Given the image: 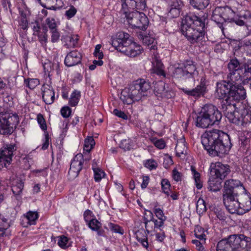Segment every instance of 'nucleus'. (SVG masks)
Here are the masks:
<instances>
[{
    "label": "nucleus",
    "instance_id": "9",
    "mask_svg": "<svg viewBox=\"0 0 251 251\" xmlns=\"http://www.w3.org/2000/svg\"><path fill=\"white\" fill-rule=\"evenodd\" d=\"M250 237L244 234H233L230 235L228 238L222 239L220 241L216 247L217 251H228L229 248L233 249H241L247 244L246 240Z\"/></svg>",
    "mask_w": 251,
    "mask_h": 251
},
{
    "label": "nucleus",
    "instance_id": "12",
    "mask_svg": "<svg viewBox=\"0 0 251 251\" xmlns=\"http://www.w3.org/2000/svg\"><path fill=\"white\" fill-rule=\"evenodd\" d=\"M19 123V117L16 114L0 113V133L10 134Z\"/></svg>",
    "mask_w": 251,
    "mask_h": 251
},
{
    "label": "nucleus",
    "instance_id": "53",
    "mask_svg": "<svg viewBox=\"0 0 251 251\" xmlns=\"http://www.w3.org/2000/svg\"><path fill=\"white\" fill-rule=\"evenodd\" d=\"M250 139L245 136L244 133H242L239 137V144L241 147H246L250 143Z\"/></svg>",
    "mask_w": 251,
    "mask_h": 251
},
{
    "label": "nucleus",
    "instance_id": "49",
    "mask_svg": "<svg viewBox=\"0 0 251 251\" xmlns=\"http://www.w3.org/2000/svg\"><path fill=\"white\" fill-rule=\"evenodd\" d=\"M58 245L61 248L65 249L69 246L68 245V239L65 236H61L58 240Z\"/></svg>",
    "mask_w": 251,
    "mask_h": 251
},
{
    "label": "nucleus",
    "instance_id": "7",
    "mask_svg": "<svg viewBox=\"0 0 251 251\" xmlns=\"http://www.w3.org/2000/svg\"><path fill=\"white\" fill-rule=\"evenodd\" d=\"M215 94L219 99L227 98L237 103L246 97V90L241 84L232 85L227 87L225 84H220Z\"/></svg>",
    "mask_w": 251,
    "mask_h": 251
},
{
    "label": "nucleus",
    "instance_id": "20",
    "mask_svg": "<svg viewBox=\"0 0 251 251\" xmlns=\"http://www.w3.org/2000/svg\"><path fill=\"white\" fill-rule=\"evenodd\" d=\"M221 8L224 22L228 21L230 23H234L236 24V21L238 20L239 18V13L236 15L233 10L228 6L221 7Z\"/></svg>",
    "mask_w": 251,
    "mask_h": 251
},
{
    "label": "nucleus",
    "instance_id": "28",
    "mask_svg": "<svg viewBox=\"0 0 251 251\" xmlns=\"http://www.w3.org/2000/svg\"><path fill=\"white\" fill-rule=\"evenodd\" d=\"M43 68L45 73L50 74L55 72L57 74L59 73V65L57 63H52L48 61L43 64Z\"/></svg>",
    "mask_w": 251,
    "mask_h": 251
},
{
    "label": "nucleus",
    "instance_id": "5",
    "mask_svg": "<svg viewBox=\"0 0 251 251\" xmlns=\"http://www.w3.org/2000/svg\"><path fill=\"white\" fill-rule=\"evenodd\" d=\"M111 44L118 51L130 57L139 55L143 50L140 45L132 41L128 33L124 32H118L112 40Z\"/></svg>",
    "mask_w": 251,
    "mask_h": 251
},
{
    "label": "nucleus",
    "instance_id": "4",
    "mask_svg": "<svg viewBox=\"0 0 251 251\" xmlns=\"http://www.w3.org/2000/svg\"><path fill=\"white\" fill-rule=\"evenodd\" d=\"M151 88L149 81L144 79H138L122 91L121 99L125 103L130 104L147 96Z\"/></svg>",
    "mask_w": 251,
    "mask_h": 251
},
{
    "label": "nucleus",
    "instance_id": "59",
    "mask_svg": "<svg viewBox=\"0 0 251 251\" xmlns=\"http://www.w3.org/2000/svg\"><path fill=\"white\" fill-rule=\"evenodd\" d=\"M71 109L69 106H64L61 109V115L64 118H68L71 114Z\"/></svg>",
    "mask_w": 251,
    "mask_h": 251
},
{
    "label": "nucleus",
    "instance_id": "47",
    "mask_svg": "<svg viewBox=\"0 0 251 251\" xmlns=\"http://www.w3.org/2000/svg\"><path fill=\"white\" fill-rule=\"evenodd\" d=\"M46 23L51 31H55L57 30V25L55 20L53 18H48L46 20Z\"/></svg>",
    "mask_w": 251,
    "mask_h": 251
},
{
    "label": "nucleus",
    "instance_id": "2",
    "mask_svg": "<svg viewBox=\"0 0 251 251\" xmlns=\"http://www.w3.org/2000/svg\"><path fill=\"white\" fill-rule=\"evenodd\" d=\"M201 142L207 153L212 157L228 153L232 147L228 135L219 129L206 130L201 136Z\"/></svg>",
    "mask_w": 251,
    "mask_h": 251
},
{
    "label": "nucleus",
    "instance_id": "14",
    "mask_svg": "<svg viewBox=\"0 0 251 251\" xmlns=\"http://www.w3.org/2000/svg\"><path fill=\"white\" fill-rule=\"evenodd\" d=\"M83 162L84 158L82 154L78 153L74 157L68 172L71 179H74L78 176L80 171L82 169Z\"/></svg>",
    "mask_w": 251,
    "mask_h": 251
},
{
    "label": "nucleus",
    "instance_id": "13",
    "mask_svg": "<svg viewBox=\"0 0 251 251\" xmlns=\"http://www.w3.org/2000/svg\"><path fill=\"white\" fill-rule=\"evenodd\" d=\"M17 150L15 144H7L0 150V169L6 167L12 161L13 152Z\"/></svg>",
    "mask_w": 251,
    "mask_h": 251
},
{
    "label": "nucleus",
    "instance_id": "22",
    "mask_svg": "<svg viewBox=\"0 0 251 251\" xmlns=\"http://www.w3.org/2000/svg\"><path fill=\"white\" fill-rule=\"evenodd\" d=\"M222 179L210 174L208 181L207 189L209 191L216 192L222 188Z\"/></svg>",
    "mask_w": 251,
    "mask_h": 251
},
{
    "label": "nucleus",
    "instance_id": "19",
    "mask_svg": "<svg viewBox=\"0 0 251 251\" xmlns=\"http://www.w3.org/2000/svg\"><path fill=\"white\" fill-rule=\"evenodd\" d=\"M82 55L77 50L71 51L66 55L64 63L68 67H72L80 63L81 61Z\"/></svg>",
    "mask_w": 251,
    "mask_h": 251
},
{
    "label": "nucleus",
    "instance_id": "23",
    "mask_svg": "<svg viewBox=\"0 0 251 251\" xmlns=\"http://www.w3.org/2000/svg\"><path fill=\"white\" fill-rule=\"evenodd\" d=\"M137 37L140 40H142L143 44L149 46L151 50H155L156 42L154 37L150 35H145L143 32L137 33Z\"/></svg>",
    "mask_w": 251,
    "mask_h": 251
},
{
    "label": "nucleus",
    "instance_id": "30",
    "mask_svg": "<svg viewBox=\"0 0 251 251\" xmlns=\"http://www.w3.org/2000/svg\"><path fill=\"white\" fill-rule=\"evenodd\" d=\"M209 0H190V4L199 10L203 9L209 4Z\"/></svg>",
    "mask_w": 251,
    "mask_h": 251
},
{
    "label": "nucleus",
    "instance_id": "54",
    "mask_svg": "<svg viewBox=\"0 0 251 251\" xmlns=\"http://www.w3.org/2000/svg\"><path fill=\"white\" fill-rule=\"evenodd\" d=\"M37 122H38V123L39 124L41 128L43 130L46 131L47 128V125H46L45 120L44 118L42 115H41V114L38 115Z\"/></svg>",
    "mask_w": 251,
    "mask_h": 251
},
{
    "label": "nucleus",
    "instance_id": "39",
    "mask_svg": "<svg viewBox=\"0 0 251 251\" xmlns=\"http://www.w3.org/2000/svg\"><path fill=\"white\" fill-rule=\"evenodd\" d=\"M93 170L94 173V179L96 181H100L105 176V173L99 167L93 165Z\"/></svg>",
    "mask_w": 251,
    "mask_h": 251
},
{
    "label": "nucleus",
    "instance_id": "51",
    "mask_svg": "<svg viewBox=\"0 0 251 251\" xmlns=\"http://www.w3.org/2000/svg\"><path fill=\"white\" fill-rule=\"evenodd\" d=\"M180 9L178 8L170 7L168 16L171 18H175L178 17L180 14Z\"/></svg>",
    "mask_w": 251,
    "mask_h": 251
},
{
    "label": "nucleus",
    "instance_id": "48",
    "mask_svg": "<svg viewBox=\"0 0 251 251\" xmlns=\"http://www.w3.org/2000/svg\"><path fill=\"white\" fill-rule=\"evenodd\" d=\"M25 83L27 87L33 89L39 84V81L38 79H28L25 81Z\"/></svg>",
    "mask_w": 251,
    "mask_h": 251
},
{
    "label": "nucleus",
    "instance_id": "62",
    "mask_svg": "<svg viewBox=\"0 0 251 251\" xmlns=\"http://www.w3.org/2000/svg\"><path fill=\"white\" fill-rule=\"evenodd\" d=\"M51 41L52 43L57 42L60 37V34L58 31L57 29L55 30V31H51Z\"/></svg>",
    "mask_w": 251,
    "mask_h": 251
},
{
    "label": "nucleus",
    "instance_id": "25",
    "mask_svg": "<svg viewBox=\"0 0 251 251\" xmlns=\"http://www.w3.org/2000/svg\"><path fill=\"white\" fill-rule=\"evenodd\" d=\"M42 97L47 104H52L55 99L54 92L52 88L49 86L48 87H44L42 90Z\"/></svg>",
    "mask_w": 251,
    "mask_h": 251
},
{
    "label": "nucleus",
    "instance_id": "36",
    "mask_svg": "<svg viewBox=\"0 0 251 251\" xmlns=\"http://www.w3.org/2000/svg\"><path fill=\"white\" fill-rule=\"evenodd\" d=\"M196 237L202 242L206 240V235L204 228L199 226H196L194 230Z\"/></svg>",
    "mask_w": 251,
    "mask_h": 251
},
{
    "label": "nucleus",
    "instance_id": "56",
    "mask_svg": "<svg viewBox=\"0 0 251 251\" xmlns=\"http://www.w3.org/2000/svg\"><path fill=\"white\" fill-rule=\"evenodd\" d=\"M135 235L138 241H142V239H144V237L146 238L147 237V234L146 233L145 230L143 228L138 230L135 232Z\"/></svg>",
    "mask_w": 251,
    "mask_h": 251
},
{
    "label": "nucleus",
    "instance_id": "44",
    "mask_svg": "<svg viewBox=\"0 0 251 251\" xmlns=\"http://www.w3.org/2000/svg\"><path fill=\"white\" fill-rule=\"evenodd\" d=\"M150 213V216L151 217V220H152V221L153 222L154 225V228H160L163 225L164 223L166 220L167 218H163V219L162 218L158 219V221L157 220L154 219L153 218V215L152 213L149 211Z\"/></svg>",
    "mask_w": 251,
    "mask_h": 251
},
{
    "label": "nucleus",
    "instance_id": "8",
    "mask_svg": "<svg viewBox=\"0 0 251 251\" xmlns=\"http://www.w3.org/2000/svg\"><path fill=\"white\" fill-rule=\"evenodd\" d=\"M242 67L241 63L236 58L231 59L228 64V73L226 79L218 82L216 89H218L220 84H225L227 87L232 85L241 84V82H243Z\"/></svg>",
    "mask_w": 251,
    "mask_h": 251
},
{
    "label": "nucleus",
    "instance_id": "50",
    "mask_svg": "<svg viewBox=\"0 0 251 251\" xmlns=\"http://www.w3.org/2000/svg\"><path fill=\"white\" fill-rule=\"evenodd\" d=\"M167 1L170 4V7L178 8L181 10L183 6L182 1L180 0H168Z\"/></svg>",
    "mask_w": 251,
    "mask_h": 251
},
{
    "label": "nucleus",
    "instance_id": "43",
    "mask_svg": "<svg viewBox=\"0 0 251 251\" xmlns=\"http://www.w3.org/2000/svg\"><path fill=\"white\" fill-rule=\"evenodd\" d=\"M241 124L239 126H247L249 124L251 123V114L246 113L244 114L243 113H241Z\"/></svg>",
    "mask_w": 251,
    "mask_h": 251
},
{
    "label": "nucleus",
    "instance_id": "15",
    "mask_svg": "<svg viewBox=\"0 0 251 251\" xmlns=\"http://www.w3.org/2000/svg\"><path fill=\"white\" fill-rule=\"evenodd\" d=\"M210 175L219 177L222 180L229 174L230 169L229 166L225 165L220 162L212 164L210 167Z\"/></svg>",
    "mask_w": 251,
    "mask_h": 251
},
{
    "label": "nucleus",
    "instance_id": "16",
    "mask_svg": "<svg viewBox=\"0 0 251 251\" xmlns=\"http://www.w3.org/2000/svg\"><path fill=\"white\" fill-rule=\"evenodd\" d=\"M236 25L239 26L245 25L247 28V35L251 34V12L248 10L241 11L239 12V18L236 21Z\"/></svg>",
    "mask_w": 251,
    "mask_h": 251
},
{
    "label": "nucleus",
    "instance_id": "26",
    "mask_svg": "<svg viewBox=\"0 0 251 251\" xmlns=\"http://www.w3.org/2000/svg\"><path fill=\"white\" fill-rule=\"evenodd\" d=\"M222 11L221 7H217L213 11L211 19L215 22L219 27L223 30V25L224 23V19L222 15Z\"/></svg>",
    "mask_w": 251,
    "mask_h": 251
},
{
    "label": "nucleus",
    "instance_id": "61",
    "mask_svg": "<svg viewBox=\"0 0 251 251\" xmlns=\"http://www.w3.org/2000/svg\"><path fill=\"white\" fill-rule=\"evenodd\" d=\"M153 144L156 147L159 149H164L166 145L165 141L162 139L154 140Z\"/></svg>",
    "mask_w": 251,
    "mask_h": 251
},
{
    "label": "nucleus",
    "instance_id": "29",
    "mask_svg": "<svg viewBox=\"0 0 251 251\" xmlns=\"http://www.w3.org/2000/svg\"><path fill=\"white\" fill-rule=\"evenodd\" d=\"M241 66L242 67L241 68V69H242L241 75L243 78V82L245 83L246 80L251 79V67L246 63H241Z\"/></svg>",
    "mask_w": 251,
    "mask_h": 251
},
{
    "label": "nucleus",
    "instance_id": "31",
    "mask_svg": "<svg viewBox=\"0 0 251 251\" xmlns=\"http://www.w3.org/2000/svg\"><path fill=\"white\" fill-rule=\"evenodd\" d=\"M81 97V93L79 91L75 90L71 95L69 104L71 106H75L77 104Z\"/></svg>",
    "mask_w": 251,
    "mask_h": 251
},
{
    "label": "nucleus",
    "instance_id": "18",
    "mask_svg": "<svg viewBox=\"0 0 251 251\" xmlns=\"http://www.w3.org/2000/svg\"><path fill=\"white\" fill-rule=\"evenodd\" d=\"M224 99L221 102V109L226 118L228 117L231 119L232 117V114L237 110V102L227 98Z\"/></svg>",
    "mask_w": 251,
    "mask_h": 251
},
{
    "label": "nucleus",
    "instance_id": "45",
    "mask_svg": "<svg viewBox=\"0 0 251 251\" xmlns=\"http://www.w3.org/2000/svg\"><path fill=\"white\" fill-rule=\"evenodd\" d=\"M89 227L94 231L98 230L101 226V224L96 219H92L87 222Z\"/></svg>",
    "mask_w": 251,
    "mask_h": 251
},
{
    "label": "nucleus",
    "instance_id": "35",
    "mask_svg": "<svg viewBox=\"0 0 251 251\" xmlns=\"http://www.w3.org/2000/svg\"><path fill=\"white\" fill-rule=\"evenodd\" d=\"M95 145V142L92 137H88L84 141V151L89 154Z\"/></svg>",
    "mask_w": 251,
    "mask_h": 251
},
{
    "label": "nucleus",
    "instance_id": "52",
    "mask_svg": "<svg viewBox=\"0 0 251 251\" xmlns=\"http://www.w3.org/2000/svg\"><path fill=\"white\" fill-rule=\"evenodd\" d=\"M247 244L241 248V249H233L232 251H251V238L249 237L248 239L246 240Z\"/></svg>",
    "mask_w": 251,
    "mask_h": 251
},
{
    "label": "nucleus",
    "instance_id": "32",
    "mask_svg": "<svg viewBox=\"0 0 251 251\" xmlns=\"http://www.w3.org/2000/svg\"><path fill=\"white\" fill-rule=\"evenodd\" d=\"M24 183L21 180L16 181V184L12 186V192L16 196L17 200L19 198V195L22 193Z\"/></svg>",
    "mask_w": 251,
    "mask_h": 251
},
{
    "label": "nucleus",
    "instance_id": "40",
    "mask_svg": "<svg viewBox=\"0 0 251 251\" xmlns=\"http://www.w3.org/2000/svg\"><path fill=\"white\" fill-rule=\"evenodd\" d=\"M39 215L36 212L29 211L26 213V219L27 223L30 225H35L36 220L38 218Z\"/></svg>",
    "mask_w": 251,
    "mask_h": 251
},
{
    "label": "nucleus",
    "instance_id": "34",
    "mask_svg": "<svg viewBox=\"0 0 251 251\" xmlns=\"http://www.w3.org/2000/svg\"><path fill=\"white\" fill-rule=\"evenodd\" d=\"M191 171L195 181V184L198 189H201L202 187V182L201 180L200 174L195 170L193 166H191Z\"/></svg>",
    "mask_w": 251,
    "mask_h": 251
},
{
    "label": "nucleus",
    "instance_id": "63",
    "mask_svg": "<svg viewBox=\"0 0 251 251\" xmlns=\"http://www.w3.org/2000/svg\"><path fill=\"white\" fill-rule=\"evenodd\" d=\"M113 113L116 116L121 118L123 119L126 120L128 118L127 116L123 111L119 110L117 109H115L113 110Z\"/></svg>",
    "mask_w": 251,
    "mask_h": 251
},
{
    "label": "nucleus",
    "instance_id": "11",
    "mask_svg": "<svg viewBox=\"0 0 251 251\" xmlns=\"http://www.w3.org/2000/svg\"><path fill=\"white\" fill-rule=\"evenodd\" d=\"M198 73L194 62L192 60H187L180 65L179 67L175 69L173 76L177 79L192 78L194 81L195 75H197Z\"/></svg>",
    "mask_w": 251,
    "mask_h": 251
},
{
    "label": "nucleus",
    "instance_id": "64",
    "mask_svg": "<svg viewBox=\"0 0 251 251\" xmlns=\"http://www.w3.org/2000/svg\"><path fill=\"white\" fill-rule=\"evenodd\" d=\"M154 212L158 219L162 218L163 219V218H166V217L164 215L162 210L159 208H155L154 210Z\"/></svg>",
    "mask_w": 251,
    "mask_h": 251
},
{
    "label": "nucleus",
    "instance_id": "58",
    "mask_svg": "<svg viewBox=\"0 0 251 251\" xmlns=\"http://www.w3.org/2000/svg\"><path fill=\"white\" fill-rule=\"evenodd\" d=\"M76 9L73 6H71L70 8L65 12V15L68 19H71L73 17L76 13Z\"/></svg>",
    "mask_w": 251,
    "mask_h": 251
},
{
    "label": "nucleus",
    "instance_id": "27",
    "mask_svg": "<svg viewBox=\"0 0 251 251\" xmlns=\"http://www.w3.org/2000/svg\"><path fill=\"white\" fill-rule=\"evenodd\" d=\"M175 150L176 155L179 157H180L181 154L186 153L187 147L185 144V139L183 137L177 140Z\"/></svg>",
    "mask_w": 251,
    "mask_h": 251
},
{
    "label": "nucleus",
    "instance_id": "57",
    "mask_svg": "<svg viewBox=\"0 0 251 251\" xmlns=\"http://www.w3.org/2000/svg\"><path fill=\"white\" fill-rule=\"evenodd\" d=\"M172 177L176 181H181L182 178V175L176 169H174L172 171Z\"/></svg>",
    "mask_w": 251,
    "mask_h": 251
},
{
    "label": "nucleus",
    "instance_id": "41",
    "mask_svg": "<svg viewBox=\"0 0 251 251\" xmlns=\"http://www.w3.org/2000/svg\"><path fill=\"white\" fill-rule=\"evenodd\" d=\"M232 117L231 118V119L228 117H227L229 122L239 126L241 123L240 121L241 118V113H240L239 111L237 110L232 114Z\"/></svg>",
    "mask_w": 251,
    "mask_h": 251
},
{
    "label": "nucleus",
    "instance_id": "37",
    "mask_svg": "<svg viewBox=\"0 0 251 251\" xmlns=\"http://www.w3.org/2000/svg\"><path fill=\"white\" fill-rule=\"evenodd\" d=\"M10 226L8 220L4 217L1 218L0 220V236H3L5 235V230Z\"/></svg>",
    "mask_w": 251,
    "mask_h": 251
},
{
    "label": "nucleus",
    "instance_id": "38",
    "mask_svg": "<svg viewBox=\"0 0 251 251\" xmlns=\"http://www.w3.org/2000/svg\"><path fill=\"white\" fill-rule=\"evenodd\" d=\"M196 209L197 213L199 214H202L206 211V207L205 201L200 198L197 202Z\"/></svg>",
    "mask_w": 251,
    "mask_h": 251
},
{
    "label": "nucleus",
    "instance_id": "3",
    "mask_svg": "<svg viewBox=\"0 0 251 251\" xmlns=\"http://www.w3.org/2000/svg\"><path fill=\"white\" fill-rule=\"evenodd\" d=\"M207 20V14L206 13L201 17L189 13L184 17L182 21L181 31L191 43L205 41L203 29Z\"/></svg>",
    "mask_w": 251,
    "mask_h": 251
},
{
    "label": "nucleus",
    "instance_id": "55",
    "mask_svg": "<svg viewBox=\"0 0 251 251\" xmlns=\"http://www.w3.org/2000/svg\"><path fill=\"white\" fill-rule=\"evenodd\" d=\"M108 228L113 232L120 233L121 234H123V231L122 230L121 227L118 225H116L112 223H109L108 224Z\"/></svg>",
    "mask_w": 251,
    "mask_h": 251
},
{
    "label": "nucleus",
    "instance_id": "46",
    "mask_svg": "<svg viewBox=\"0 0 251 251\" xmlns=\"http://www.w3.org/2000/svg\"><path fill=\"white\" fill-rule=\"evenodd\" d=\"M162 191L167 196L170 195V188L171 185L169 181L166 178L162 179L161 182Z\"/></svg>",
    "mask_w": 251,
    "mask_h": 251
},
{
    "label": "nucleus",
    "instance_id": "60",
    "mask_svg": "<svg viewBox=\"0 0 251 251\" xmlns=\"http://www.w3.org/2000/svg\"><path fill=\"white\" fill-rule=\"evenodd\" d=\"M214 213H215L217 218L220 220L225 221L226 220V216L223 211L218 209H216L214 210Z\"/></svg>",
    "mask_w": 251,
    "mask_h": 251
},
{
    "label": "nucleus",
    "instance_id": "42",
    "mask_svg": "<svg viewBox=\"0 0 251 251\" xmlns=\"http://www.w3.org/2000/svg\"><path fill=\"white\" fill-rule=\"evenodd\" d=\"M43 33H39L37 35L38 37V39L43 46H46L48 41V35L47 32L48 29L47 27H44L43 29Z\"/></svg>",
    "mask_w": 251,
    "mask_h": 251
},
{
    "label": "nucleus",
    "instance_id": "1",
    "mask_svg": "<svg viewBox=\"0 0 251 251\" xmlns=\"http://www.w3.org/2000/svg\"><path fill=\"white\" fill-rule=\"evenodd\" d=\"M222 191L223 203L230 213L243 215L251 210V197L239 180H226Z\"/></svg>",
    "mask_w": 251,
    "mask_h": 251
},
{
    "label": "nucleus",
    "instance_id": "6",
    "mask_svg": "<svg viewBox=\"0 0 251 251\" xmlns=\"http://www.w3.org/2000/svg\"><path fill=\"white\" fill-rule=\"evenodd\" d=\"M222 117L221 112L215 106L212 104H206L201 108L198 114L196 126L206 128L210 126L218 125Z\"/></svg>",
    "mask_w": 251,
    "mask_h": 251
},
{
    "label": "nucleus",
    "instance_id": "17",
    "mask_svg": "<svg viewBox=\"0 0 251 251\" xmlns=\"http://www.w3.org/2000/svg\"><path fill=\"white\" fill-rule=\"evenodd\" d=\"M206 91L205 78L203 77L201 78L200 84L195 88L191 90L183 89V91L185 94L195 97H200L201 96H203L206 92Z\"/></svg>",
    "mask_w": 251,
    "mask_h": 251
},
{
    "label": "nucleus",
    "instance_id": "24",
    "mask_svg": "<svg viewBox=\"0 0 251 251\" xmlns=\"http://www.w3.org/2000/svg\"><path fill=\"white\" fill-rule=\"evenodd\" d=\"M128 4L130 8L132 9L136 8L139 10H144L146 7V0H126L125 4H122V10L124 11L125 7Z\"/></svg>",
    "mask_w": 251,
    "mask_h": 251
},
{
    "label": "nucleus",
    "instance_id": "33",
    "mask_svg": "<svg viewBox=\"0 0 251 251\" xmlns=\"http://www.w3.org/2000/svg\"><path fill=\"white\" fill-rule=\"evenodd\" d=\"M78 40L77 35L68 36L66 37V44L65 46L67 48H75L76 47Z\"/></svg>",
    "mask_w": 251,
    "mask_h": 251
},
{
    "label": "nucleus",
    "instance_id": "10",
    "mask_svg": "<svg viewBox=\"0 0 251 251\" xmlns=\"http://www.w3.org/2000/svg\"><path fill=\"white\" fill-rule=\"evenodd\" d=\"M124 18H126L128 24L132 27L145 31L149 25V19L146 15L142 12L134 11L128 12L123 11Z\"/></svg>",
    "mask_w": 251,
    "mask_h": 251
},
{
    "label": "nucleus",
    "instance_id": "21",
    "mask_svg": "<svg viewBox=\"0 0 251 251\" xmlns=\"http://www.w3.org/2000/svg\"><path fill=\"white\" fill-rule=\"evenodd\" d=\"M154 92L156 95H159L162 98L167 99L173 97V93L169 89H166L165 83L163 81H159L155 84Z\"/></svg>",
    "mask_w": 251,
    "mask_h": 251
}]
</instances>
